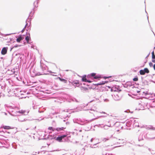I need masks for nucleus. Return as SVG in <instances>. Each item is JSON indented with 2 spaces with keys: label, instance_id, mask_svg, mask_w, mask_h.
I'll use <instances>...</instances> for the list:
<instances>
[{
  "label": "nucleus",
  "instance_id": "nucleus-14",
  "mask_svg": "<svg viewBox=\"0 0 155 155\" xmlns=\"http://www.w3.org/2000/svg\"><path fill=\"white\" fill-rule=\"evenodd\" d=\"M152 58L153 59H155V55H154V51H153V52L152 53Z\"/></svg>",
  "mask_w": 155,
  "mask_h": 155
},
{
  "label": "nucleus",
  "instance_id": "nucleus-25",
  "mask_svg": "<svg viewBox=\"0 0 155 155\" xmlns=\"http://www.w3.org/2000/svg\"><path fill=\"white\" fill-rule=\"evenodd\" d=\"M153 67L154 70H155V64H154L153 66Z\"/></svg>",
  "mask_w": 155,
  "mask_h": 155
},
{
  "label": "nucleus",
  "instance_id": "nucleus-26",
  "mask_svg": "<svg viewBox=\"0 0 155 155\" xmlns=\"http://www.w3.org/2000/svg\"><path fill=\"white\" fill-rule=\"evenodd\" d=\"M152 62H153V63H155V60H152Z\"/></svg>",
  "mask_w": 155,
  "mask_h": 155
},
{
  "label": "nucleus",
  "instance_id": "nucleus-29",
  "mask_svg": "<svg viewBox=\"0 0 155 155\" xmlns=\"http://www.w3.org/2000/svg\"><path fill=\"white\" fill-rule=\"evenodd\" d=\"M121 91V90H119V91Z\"/></svg>",
  "mask_w": 155,
  "mask_h": 155
},
{
  "label": "nucleus",
  "instance_id": "nucleus-7",
  "mask_svg": "<svg viewBox=\"0 0 155 155\" xmlns=\"http://www.w3.org/2000/svg\"><path fill=\"white\" fill-rule=\"evenodd\" d=\"M66 127H62L61 128H57L56 129H55V130H57L58 131H60L61 130H62L64 129H65Z\"/></svg>",
  "mask_w": 155,
  "mask_h": 155
},
{
  "label": "nucleus",
  "instance_id": "nucleus-9",
  "mask_svg": "<svg viewBox=\"0 0 155 155\" xmlns=\"http://www.w3.org/2000/svg\"><path fill=\"white\" fill-rule=\"evenodd\" d=\"M139 72L140 74L141 75H144L145 74V73L143 70H141Z\"/></svg>",
  "mask_w": 155,
  "mask_h": 155
},
{
  "label": "nucleus",
  "instance_id": "nucleus-16",
  "mask_svg": "<svg viewBox=\"0 0 155 155\" xmlns=\"http://www.w3.org/2000/svg\"><path fill=\"white\" fill-rule=\"evenodd\" d=\"M133 80L135 81H138V78L137 77L135 78H133Z\"/></svg>",
  "mask_w": 155,
  "mask_h": 155
},
{
  "label": "nucleus",
  "instance_id": "nucleus-28",
  "mask_svg": "<svg viewBox=\"0 0 155 155\" xmlns=\"http://www.w3.org/2000/svg\"><path fill=\"white\" fill-rule=\"evenodd\" d=\"M154 49H155V46L154 47Z\"/></svg>",
  "mask_w": 155,
  "mask_h": 155
},
{
  "label": "nucleus",
  "instance_id": "nucleus-13",
  "mask_svg": "<svg viewBox=\"0 0 155 155\" xmlns=\"http://www.w3.org/2000/svg\"><path fill=\"white\" fill-rule=\"evenodd\" d=\"M48 129L52 130V131H54L55 130V129L53 128L52 127H49L48 128Z\"/></svg>",
  "mask_w": 155,
  "mask_h": 155
},
{
  "label": "nucleus",
  "instance_id": "nucleus-22",
  "mask_svg": "<svg viewBox=\"0 0 155 155\" xmlns=\"http://www.w3.org/2000/svg\"><path fill=\"white\" fill-rule=\"evenodd\" d=\"M25 27L26 26H25V27L21 31L22 33H23L24 32V31L25 30Z\"/></svg>",
  "mask_w": 155,
  "mask_h": 155
},
{
  "label": "nucleus",
  "instance_id": "nucleus-21",
  "mask_svg": "<svg viewBox=\"0 0 155 155\" xmlns=\"http://www.w3.org/2000/svg\"><path fill=\"white\" fill-rule=\"evenodd\" d=\"M114 88H112L111 89V91H117L116 90L114 89Z\"/></svg>",
  "mask_w": 155,
  "mask_h": 155
},
{
  "label": "nucleus",
  "instance_id": "nucleus-8",
  "mask_svg": "<svg viewBox=\"0 0 155 155\" xmlns=\"http://www.w3.org/2000/svg\"><path fill=\"white\" fill-rule=\"evenodd\" d=\"M30 37L28 36H27L25 37V40L26 41L27 43H29V42L30 40Z\"/></svg>",
  "mask_w": 155,
  "mask_h": 155
},
{
  "label": "nucleus",
  "instance_id": "nucleus-23",
  "mask_svg": "<svg viewBox=\"0 0 155 155\" xmlns=\"http://www.w3.org/2000/svg\"><path fill=\"white\" fill-rule=\"evenodd\" d=\"M37 75H42V74H40V73H37Z\"/></svg>",
  "mask_w": 155,
  "mask_h": 155
},
{
  "label": "nucleus",
  "instance_id": "nucleus-24",
  "mask_svg": "<svg viewBox=\"0 0 155 155\" xmlns=\"http://www.w3.org/2000/svg\"><path fill=\"white\" fill-rule=\"evenodd\" d=\"M86 82H89V83H91V81H89V80H87V81H86Z\"/></svg>",
  "mask_w": 155,
  "mask_h": 155
},
{
  "label": "nucleus",
  "instance_id": "nucleus-3",
  "mask_svg": "<svg viewBox=\"0 0 155 155\" xmlns=\"http://www.w3.org/2000/svg\"><path fill=\"white\" fill-rule=\"evenodd\" d=\"M24 39V37H22L21 35H20L18 37L16 41L18 42H20V41L23 40Z\"/></svg>",
  "mask_w": 155,
  "mask_h": 155
},
{
  "label": "nucleus",
  "instance_id": "nucleus-4",
  "mask_svg": "<svg viewBox=\"0 0 155 155\" xmlns=\"http://www.w3.org/2000/svg\"><path fill=\"white\" fill-rule=\"evenodd\" d=\"M59 78L60 80L61 81H63L65 83H67V80L63 78Z\"/></svg>",
  "mask_w": 155,
  "mask_h": 155
},
{
  "label": "nucleus",
  "instance_id": "nucleus-12",
  "mask_svg": "<svg viewBox=\"0 0 155 155\" xmlns=\"http://www.w3.org/2000/svg\"><path fill=\"white\" fill-rule=\"evenodd\" d=\"M107 82L106 81H105L104 82L103 81L102 82H100L99 83H98L97 84V85H102L104 84L105 83H107Z\"/></svg>",
  "mask_w": 155,
  "mask_h": 155
},
{
  "label": "nucleus",
  "instance_id": "nucleus-17",
  "mask_svg": "<svg viewBox=\"0 0 155 155\" xmlns=\"http://www.w3.org/2000/svg\"><path fill=\"white\" fill-rule=\"evenodd\" d=\"M73 83L74 84H79V81H74L73 82Z\"/></svg>",
  "mask_w": 155,
  "mask_h": 155
},
{
  "label": "nucleus",
  "instance_id": "nucleus-5",
  "mask_svg": "<svg viewBox=\"0 0 155 155\" xmlns=\"http://www.w3.org/2000/svg\"><path fill=\"white\" fill-rule=\"evenodd\" d=\"M26 111L25 110H19L17 112L19 113L23 114Z\"/></svg>",
  "mask_w": 155,
  "mask_h": 155
},
{
  "label": "nucleus",
  "instance_id": "nucleus-6",
  "mask_svg": "<svg viewBox=\"0 0 155 155\" xmlns=\"http://www.w3.org/2000/svg\"><path fill=\"white\" fill-rule=\"evenodd\" d=\"M86 75H84L82 78V80L83 81L86 82L87 81V79H86Z\"/></svg>",
  "mask_w": 155,
  "mask_h": 155
},
{
  "label": "nucleus",
  "instance_id": "nucleus-2",
  "mask_svg": "<svg viewBox=\"0 0 155 155\" xmlns=\"http://www.w3.org/2000/svg\"><path fill=\"white\" fill-rule=\"evenodd\" d=\"M66 137V135H63L60 137H58L57 138L56 140L59 142H61L62 139Z\"/></svg>",
  "mask_w": 155,
  "mask_h": 155
},
{
  "label": "nucleus",
  "instance_id": "nucleus-1",
  "mask_svg": "<svg viewBox=\"0 0 155 155\" xmlns=\"http://www.w3.org/2000/svg\"><path fill=\"white\" fill-rule=\"evenodd\" d=\"M8 48L7 47H4L3 48L2 51L1 53L3 55L5 54L7 52Z\"/></svg>",
  "mask_w": 155,
  "mask_h": 155
},
{
  "label": "nucleus",
  "instance_id": "nucleus-10",
  "mask_svg": "<svg viewBox=\"0 0 155 155\" xmlns=\"http://www.w3.org/2000/svg\"><path fill=\"white\" fill-rule=\"evenodd\" d=\"M143 70H144L145 73H148L149 72V71L147 68H145Z\"/></svg>",
  "mask_w": 155,
  "mask_h": 155
},
{
  "label": "nucleus",
  "instance_id": "nucleus-20",
  "mask_svg": "<svg viewBox=\"0 0 155 155\" xmlns=\"http://www.w3.org/2000/svg\"><path fill=\"white\" fill-rule=\"evenodd\" d=\"M149 65L150 67H151L153 66V64L152 62H150L149 63Z\"/></svg>",
  "mask_w": 155,
  "mask_h": 155
},
{
  "label": "nucleus",
  "instance_id": "nucleus-19",
  "mask_svg": "<svg viewBox=\"0 0 155 155\" xmlns=\"http://www.w3.org/2000/svg\"><path fill=\"white\" fill-rule=\"evenodd\" d=\"M96 74L95 73H92L91 74V76L92 77H94L95 75Z\"/></svg>",
  "mask_w": 155,
  "mask_h": 155
},
{
  "label": "nucleus",
  "instance_id": "nucleus-18",
  "mask_svg": "<svg viewBox=\"0 0 155 155\" xmlns=\"http://www.w3.org/2000/svg\"><path fill=\"white\" fill-rule=\"evenodd\" d=\"M18 46H20V45H16L14 46L13 48H11V50L13 48H15L17 47Z\"/></svg>",
  "mask_w": 155,
  "mask_h": 155
},
{
  "label": "nucleus",
  "instance_id": "nucleus-15",
  "mask_svg": "<svg viewBox=\"0 0 155 155\" xmlns=\"http://www.w3.org/2000/svg\"><path fill=\"white\" fill-rule=\"evenodd\" d=\"M101 78V77L100 76H95L94 77V78L97 79Z\"/></svg>",
  "mask_w": 155,
  "mask_h": 155
},
{
  "label": "nucleus",
  "instance_id": "nucleus-11",
  "mask_svg": "<svg viewBox=\"0 0 155 155\" xmlns=\"http://www.w3.org/2000/svg\"><path fill=\"white\" fill-rule=\"evenodd\" d=\"M3 128L5 129H9L11 128L9 126H3Z\"/></svg>",
  "mask_w": 155,
  "mask_h": 155
},
{
  "label": "nucleus",
  "instance_id": "nucleus-27",
  "mask_svg": "<svg viewBox=\"0 0 155 155\" xmlns=\"http://www.w3.org/2000/svg\"><path fill=\"white\" fill-rule=\"evenodd\" d=\"M105 78V77L104 78Z\"/></svg>",
  "mask_w": 155,
  "mask_h": 155
}]
</instances>
